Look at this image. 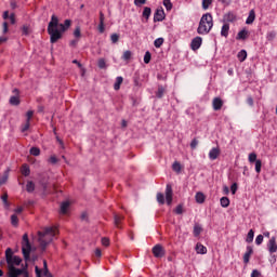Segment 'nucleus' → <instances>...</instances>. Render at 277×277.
Masks as SVG:
<instances>
[{"mask_svg": "<svg viewBox=\"0 0 277 277\" xmlns=\"http://www.w3.org/2000/svg\"><path fill=\"white\" fill-rule=\"evenodd\" d=\"M5 259L9 267V277H18L23 273L22 268L16 266L23 263V260L18 255H14V252L10 248L5 250ZM16 265V266H15Z\"/></svg>", "mask_w": 277, "mask_h": 277, "instance_id": "obj_1", "label": "nucleus"}, {"mask_svg": "<svg viewBox=\"0 0 277 277\" xmlns=\"http://www.w3.org/2000/svg\"><path fill=\"white\" fill-rule=\"evenodd\" d=\"M60 25V19L57 16L52 15L51 21L48 25V34L50 36V42L51 44H55L57 40H62V35L60 34V29H57Z\"/></svg>", "mask_w": 277, "mask_h": 277, "instance_id": "obj_2", "label": "nucleus"}, {"mask_svg": "<svg viewBox=\"0 0 277 277\" xmlns=\"http://www.w3.org/2000/svg\"><path fill=\"white\" fill-rule=\"evenodd\" d=\"M211 29H213V15L206 13L200 18L197 34H199V36H207Z\"/></svg>", "mask_w": 277, "mask_h": 277, "instance_id": "obj_3", "label": "nucleus"}, {"mask_svg": "<svg viewBox=\"0 0 277 277\" xmlns=\"http://www.w3.org/2000/svg\"><path fill=\"white\" fill-rule=\"evenodd\" d=\"M39 242L41 250H47V246L53 241V237H55V228L45 227L42 232H38Z\"/></svg>", "mask_w": 277, "mask_h": 277, "instance_id": "obj_4", "label": "nucleus"}, {"mask_svg": "<svg viewBox=\"0 0 277 277\" xmlns=\"http://www.w3.org/2000/svg\"><path fill=\"white\" fill-rule=\"evenodd\" d=\"M22 253L25 261H29L31 254V242H29V235L24 234L22 238Z\"/></svg>", "mask_w": 277, "mask_h": 277, "instance_id": "obj_5", "label": "nucleus"}, {"mask_svg": "<svg viewBox=\"0 0 277 277\" xmlns=\"http://www.w3.org/2000/svg\"><path fill=\"white\" fill-rule=\"evenodd\" d=\"M151 252L156 259H163L166 256V249L161 245L154 246Z\"/></svg>", "mask_w": 277, "mask_h": 277, "instance_id": "obj_6", "label": "nucleus"}, {"mask_svg": "<svg viewBox=\"0 0 277 277\" xmlns=\"http://www.w3.org/2000/svg\"><path fill=\"white\" fill-rule=\"evenodd\" d=\"M164 196H166V202L170 207V205H172V200H173V196H174V192L172 190L171 184H167L166 190H164Z\"/></svg>", "mask_w": 277, "mask_h": 277, "instance_id": "obj_7", "label": "nucleus"}, {"mask_svg": "<svg viewBox=\"0 0 277 277\" xmlns=\"http://www.w3.org/2000/svg\"><path fill=\"white\" fill-rule=\"evenodd\" d=\"M166 19V12L163 9H157L154 13V23H161Z\"/></svg>", "mask_w": 277, "mask_h": 277, "instance_id": "obj_8", "label": "nucleus"}, {"mask_svg": "<svg viewBox=\"0 0 277 277\" xmlns=\"http://www.w3.org/2000/svg\"><path fill=\"white\" fill-rule=\"evenodd\" d=\"M202 47V37H195L190 42V49L193 51H198Z\"/></svg>", "mask_w": 277, "mask_h": 277, "instance_id": "obj_9", "label": "nucleus"}, {"mask_svg": "<svg viewBox=\"0 0 277 277\" xmlns=\"http://www.w3.org/2000/svg\"><path fill=\"white\" fill-rule=\"evenodd\" d=\"M268 252L271 254H274L277 252V243H276V236H273L267 243Z\"/></svg>", "mask_w": 277, "mask_h": 277, "instance_id": "obj_10", "label": "nucleus"}, {"mask_svg": "<svg viewBox=\"0 0 277 277\" xmlns=\"http://www.w3.org/2000/svg\"><path fill=\"white\" fill-rule=\"evenodd\" d=\"M224 106V101H222L220 97H214L212 101V107L214 111H220L222 107Z\"/></svg>", "mask_w": 277, "mask_h": 277, "instance_id": "obj_11", "label": "nucleus"}, {"mask_svg": "<svg viewBox=\"0 0 277 277\" xmlns=\"http://www.w3.org/2000/svg\"><path fill=\"white\" fill-rule=\"evenodd\" d=\"M219 157H220V147H213L212 149H210L209 159L211 161H215V159H217Z\"/></svg>", "mask_w": 277, "mask_h": 277, "instance_id": "obj_12", "label": "nucleus"}, {"mask_svg": "<svg viewBox=\"0 0 277 277\" xmlns=\"http://www.w3.org/2000/svg\"><path fill=\"white\" fill-rule=\"evenodd\" d=\"M250 36V31L248 29L242 28L236 36V40H248V37Z\"/></svg>", "mask_w": 277, "mask_h": 277, "instance_id": "obj_13", "label": "nucleus"}, {"mask_svg": "<svg viewBox=\"0 0 277 277\" xmlns=\"http://www.w3.org/2000/svg\"><path fill=\"white\" fill-rule=\"evenodd\" d=\"M256 19V12L254 11V9L249 11V15L246 19V25H252V23H254V21Z\"/></svg>", "mask_w": 277, "mask_h": 277, "instance_id": "obj_14", "label": "nucleus"}, {"mask_svg": "<svg viewBox=\"0 0 277 277\" xmlns=\"http://www.w3.org/2000/svg\"><path fill=\"white\" fill-rule=\"evenodd\" d=\"M228 31H230V24L225 23L221 28V36L223 38H228Z\"/></svg>", "mask_w": 277, "mask_h": 277, "instance_id": "obj_15", "label": "nucleus"}, {"mask_svg": "<svg viewBox=\"0 0 277 277\" xmlns=\"http://www.w3.org/2000/svg\"><path fill=\"white\" fill-rule=\"evenodd\" d=\"M224 21H226V23H235V21H237V15L233 12H228L224 15Z\"/></svg>", "mask_w": 277, "mask_h": 277, "instance_id": "obj_16", "label": "nucleus"}, {"mask_svg": "<svg viewBox=\"0 0 277 277\" xmlns=\"http://www.w3.org/2000/svg\"><path fill=\"white\" fill-rule=\"evenodd\" d=\"M195 199L198 205H203L206 200L205 194L202 192L196 193Z\"/></svg>", "mask_w": 277, "mask_h": 277, "instance_id": "obj_17", "label": "nucleus"}, {"mask_svg": "<svg viewBox=\"0 0 277 277\" xmlns=\"http://www.w3.org/2000/svg\"><path fill=\"white\" fill-rule=\"evenodd\" d=\"M9 103L14 107H18V105H21V98L18 97V95H12L9 100Z\"/></svg>", "mask_w": 277, "mask_h": 277, "instance_id": "obj_18", "label": "nucleus"}, {"mask_svg": "<svg viewBox=\"0 0 277 277\" xmlns=\"http://www.w3.org/2000/svg\"><path fill=\"white\" fill-rule=\"evenodd\" d=\"M195 250H196L197 254H207V247H205L200 242H197Z\"/></svg>", "mask_w": 277, "mask_h": 277, "instance_id": "obj_19", "label": "nucleus"}, {"mask_svg": "<svg viewBox=\"0 0 277 277\" xmlns=\"http://www.w3.org/2000/svg\"><path fill=\"white\" fill-rule=\"evenodd\" d=\"M8 179H10V169H6L3 176L0 177V187L1 185H5L8 183Z\"/></svg>", "mask_w": 277, "mask_h": 277, "instance_id": "obj_20", "label": "nucleus"}, {"mask_svg": "<svg viewBox=\"0 0 277 277\" xmlns=\"http://www.w3.org/2000/svg\"><path fill=\"white\" fill-rule=\"evenodd\" d=\"M200 233H202V226H200V224L196 223L194 225V229H193L194 237H200Z\"/></svg>", "mask_w": 277, "mask_h": 277, "instance_id": "obj_21", "label": "nucleus"}, {"mask_svg": "<svg viewBox=\"0 0 277 277\" xmlns=\"http://www.w3.org/2000/svg\"><path fill=\"white\" fill-rule=\"evenodd\" d=\"M26 192H28V194H34V192H36V184L32 181L27 182Z\"/></svg>", "mask_w": 277, "mask_h": 277, "instance_id": "obj_22", "label": "nucleus"}, {"mask_svg": "<svg viewBox=\"0 0 277 277\" xmlns=\"http://www.w3.org/2000/svg\"><path fill=\"white\" fill-rule=\"evenodd\" d=\"M21 173L23 176H29L31 174V169H29V164H23L21 168Z\"/></svg>", "mask_w": 277, "mask_h": 277, "instance_id": "obj_23", "label": "nucleus"}, {"mask_svg": "<svg viewBox=\"0 0 277 277\" xmlns=\"http://www.w3.org/2000/svg\"><path fill=\"white\" fill-rule=\"evenodd\" d=\"M122 81H124V78H122L121 76H118L114 83V90L116 91L120 90V85H122Z\"/></svg>", "mask_w": 277, "mask_h": 277, "instance_id": "obj_24", "label": "nucleus"}, {"mask_svg": "<svg viewBox=\"0 0 277 277\" xmlns=\"http://www.w3.org/2000/svg\"><path fill=\"white\" fill-rule=\"evenodd\" d=\"M237 57L240 62H246L248 58V52L246 50H240L237 54Z\"/></svg>", "mask_w": 277, "mask_h": 277, "instance_id": "obj_25", "label": "nucleus"}, {"mask_svg": "<svg viewBox=\"0 0 277 277\" xmlns=\"http://www.w3.org/2000/svg\"><path fill=\"white\" fill-rule=\"evenodd\" d=\"M221 202V207H223V209H227V207H230V199H228V197H222L220 199Z\"/></svg>", "mask_w": 277, "mask_h": 277, "instance_id": "obj_26", "label": "nucleus"}, {"mask_svg": "<svg viewBox=\"0 0 277 277\" xmlns=\"http://www.w3.org/2000/svg\"><path fill=\"white\" fill-rule=\"evenodd\" d=\"M68 207H70V202L64 201L61 203V213L65 215L68 212Z\"/></svg>", "mask_w": 277, "mask_h": 277, "instance_id": "obj_27", "label": "nucleus"}, {"mask_svg": "<svg viewBox=\"0 0 277 277\" xmlns=\"http://www.w3.org/2000/svg\"><path fill=\"white\" fill-rule=\"evenodd\" d=\"M163 94H166V89H164L163 85L160 84V85H158V90L156 92V96L158 98H163Z\"/></svg>", "mask_w": 277, "mask_h": 277, "instance_id": "obj_28", "label": "nucleus"}, {"mask_svg": "<svg viewBox=\"0 0 277 277\" xmlns=\"http://www.w3.org/2000/svg\"><path fill=\"white\" fill-rule=\"evenodd\" d=\"M151 13L153 10L149 6H145L143 10V18H146V21H148V18H150Z\"/></svg>", "mask_w": 277, "mask_h": 277, "instance_id": "obj_29", "label": "nucleus"}, {"mask_svg": "<svg viewBox=\"0 0 277 277\" xmlns=\"http://www.w3.org/2000/svg\"><path fill=\"white\" fill-rule=\"evenodd\" d=\"M124 220V216H120L118 214L114 215V224L117 226V228H120V223Z\"/></svg>", "mask_w": 277, "mask_h": 277, "instance_id": "obj_30", "label": "nucleus"}, {"mask_svg": "<svg viewBox=\"0 0 277 277\" xmlns=\"http://www.w3.org/2000/svg\"><path fill=\"white\" fill-rule=\"evenodd\" d=\"M247 243H252V241H254V230L250 229L247 238H246Z\"/></svg>", "mask_w": 277, "mask_h": 277, "instance_id": "obj_31", "label": "nucleus"}, {"mask_svg": "<svg viewBox=\"0 0 277 277\" xmlns=\"http://www.w3.org/2000/svg\"><path fill=\"white\" fill-rule=\"evenodd\" d=\"M275 39H276V31L271 30L266 34V40H268V42H272Z\"/></svg>", "mask_w": 277, "mask_h": 277, "instance_id": "obj_32", "label": "nucleus"}, {"mask_svg": "<svg viewBox=\"0 0 277 277\" xmlns=\"http://www.w3.org/2000/svg\"><path fill=\"white\" fill-rule=\"evenodd\" d=\"M157 202H159V205H166V196H163V193H157Z\"/></svg>", "mask_w": 277, "mask_h": 277, "instance_id": "obj_33", "label": "nucleus"}, {"mask_svg": "<svg viewBox=\"0 0 277 277\" xmlns=\"http://www.w3.org/2000/svg\"><path fill=\"white\" fill-rule=\"evenodd\" d=\"M29 153L32 155V157H40V148L38 147H31Z\"/></svg>", "mask_w": 277, "mask_h": 277, "instance_id": "obj_34", "label": "nucleus"}, {"mask_svg": "<svg viewBox=\"0 0 277 277\" xmlns=\"http://www.w3.org/2000/svg\"><path fill=\"white\" fill-rule=\"evenodd\" d=\"M97 66L102 70H105V68H107V63L105 62V58H100L98 62H97Z\"/></svg>", "mask_w": 277, "mask_h": 277, "instance_id": "obj_35", "label": "nucleus"}, {"mask_svg": "<svg viewBox=\"0 0 277 277\" xmlns=\"http://www.w3.org/2000/svg\"><path fill=\"white\" fill-rule=\"evenodd\" d=\"M11 224L12 226H18V216L16 214L11 215Z\"/></svg>", "mask_w": 277, "mask_h": 277, "instance_id": "obj_36", "label": "nucleus"}, {"mask_svg": "<svg viewBox=\"0 0 277 277\" xmlns=\"http://www.w3.org/2000/svg\"><path fill=\"white\" fill-rule=\"evenodd\" d=\"M151 57H153V55L150 54V51L145 52V55H144V63H145V64H150Z\"/></svg>", "mask_w": 277, "mask_h": 277, "instance_id": "obj_37", "label": "nucleus"}, {"mask_svg": "<svg viewBox=\"0 0 277 277\" xmlns=\"http://www.w3.org/2000/svg\"><path fill=\"white\" fill-rule=\"evenodd\" d=\"M133 55V53L131 51H126L122 55V60H124V62H129V60H131V56Z\"/></svg>", "mask_w": 277, "mask_h": 277, "instance_id": "obj_38", "label": "nucleus"}, {"mask_svg": "<svg viewBox=\"0 0 277 277\" xmlns=\"http://www.w3.org/2000/svg\"><path fill=\"white\" fill-rule=\"evenodd\" d=\"M163 44V38H158L154 41V47L156 49H160V47Z\"/></svg>", "mask_w": 277, "mask_h": 277, "instance_id": "obj_39", "label": "nucleus"}, {"mask_svg": "<svg viewBox=\"0 0 277 277\" xmlns=\"http://www.w3.org/2000/svg\"><path fill=\"white\" fill-rule=\"evenodd\" d=\"M262 166H263V162L261 160L255 161V172H256V174H261Z\"/></svg>", "mask_w": 277, "mask_h": 277, "instance_id": "obj_40", "label": "nucleus"}, {"mask_svg": "<svg viewBox=\"0 0 277 277\" xmlns=\"http://www.w3.org/2000/svg\"><path fill=\"white\" fill-rule=\"evenodd\" d=\"M172 169L174 172H177V173L181 172V162L179 161L173 162Z\"/></svg>", "mask_w": 277, "mask_h": 277, "instance_id": "obj_41", "label": "nucleus"}, {"mask_svg": "<svg viewBox=\"0 0 277 277\" xmlns=\"http://www.w3.org/2000/svg\"><path fill=\"white\" fill-rule=\"evenodd\" d=\"M163 5H164L167 12H170V10H172V1L163 0Z\"/></svg>", "mask_w": 277, "mask_h": 277, "instance_id": "obj_42", "label": "nucleus"}, {"mask_svg": "<svg viewBox=\"0 0 277 277\" xmlns=\"http://www.w3.org/2000/svg\"><path fill=\"white\" fill-rule=\"evenodd\" d=\"M110 40H111L113 44H117L118 40H120V35H118V34L110 35Z\"/></svg>", "mask_w": 277, "mask_h": 277, "instance_id": "obj_43", "label": "nucleus"}, {"mask_svg": "<svg viewBox=\"0 0 277 277\" xmlns=\"http://www.w3.org/2000/svg\"><path fill=\"white\" fill-rule=\"evenodd\" d=\"M213 3V0H202L203 10H209V5Z\"/></svg>", "mask_w": 277, "mask_h": 277, "instance_id": "obj_44", "label": "nucleus"}, {"mask_svg": "<svg viewBox=\"0 0 277 277\" xmlns=\"http://www.w3.org/2000/svg\"><path fill=\"white\" fill-rule=\"evenodd\" d=\"M256 161H259L258 159H256V154L255 153H251V154H249V162L250 163H256Z\"/></svg>", "mask_w": 277, "mask_h": 277, "instance_id": "obj_45", "label": "nucleus"}, {"mask_svg": "<svg viewBox=\"0 0 277 277\" xmlns=\"http://www.w3.org/2000/svg\"><path fill=\"white\" fill-rule=\"evenodd\" d=\"M58 31H60L61 38H62V35H63L65 31H68V28H67L64 24H58Z\"/></svg>", "mask_w": 277, "mask_h": 277, "instance_id": "obj_46", "label": "nucleus"}, {"mask_svg": "<svg viewBox=\"0 0 277 277\" xmlns=\"http://www.w3.org/2000/svg\"><path fill=\"white\" fill-rule=\"evenodd\" d=\"M22 36H29V26L28 25H24L22 27Z\"/></svg>", "mask_w": 277, "mask_h": 277, "instance_id": "obj_47", "label": "nucleus"}, {"mask_svg": "<svg viewBox=\"0 0 277 277\" xmlns=\"http://www.w3.org/2000/svg\"><path fill=\"white\" fill-rule=\"evenodd\" d=\"M30 121H26L25 124L22 126L21 132L25 133L26 131H29Z\"/></svg>", "mask_w": 277, "mask_h": 277, "instance_id": "obj_48", "label": "nucleus"}, {"mask_svg": "<svg viewBox=\"0 0 277 277\" xmlns=\"http://www.w3.org/2000/svg\"><path fill=\"white\" fill-rule=\"evenodd\" d=\"M21 272H22L21 276L29 277V271H27V263L25 264V267H23Z\"/></svg>", "mask_w": 277, "mask_h": 277, "instance_id": "obj_49", "label": "nucleus"}, {"mask_svg": "<svg viewBox=\"0 0 277 277\" xmlns=\"http://www.w3.org/2000/svg\"><path fill=\"white\" fill-rule=\"evenodd\" d=\"M32 117H34V110H28L26 113V122H31Z\"/></svg>", "mask_w": 277, "mask_h": 277, "instance_id": "obj_50", "label": "nucleus"}, {"mask_svg": "<svg viewBox=\"0 0 277 277\" xmlns=\"http://www.w3.org/2000/svg\"><path fill=\"white\" fill-rule=\"evenodd\" d=\"M74 36L75 38H81V27H76L75 31H74Z\"/></svg>", "mask_w": 277, "mask_h": 277, "instance_id": "obj_51", "label": "nucleus"}, {"mask_svg": "<svg viewBox=\"0 0 277 277\" xmlns=\"http://www.w3.org/2000/svg\"><path fill=\"white\" fill-rule=\"evenodd\" d=\"M1 200L4 207H10V203L8 202V194H4L3 196H1Z\"/></svg>", "mask_w": 277, "mask_h": 277, "instance_id": "obj_52", "label": "nucleus"}, {"mask_svg": "<svg viewBox=\"0 0 277 277\" xmlns=\"http://www.w3.org/2000/svg\"><path fill=\"white\" fill-rule=\"evenodd\" d=\"M145 3L146 0H134V5H136V8H142Z\"/></svg>", "mask_w": 277, "mask_h": 277, "instance_id": "obj_53", "label": "nucleus"}, {"mask_svg": "<svg viewBox=\"0 0 277 277\" xmlns=\"http://www.w3.org/2000/svg\"><path fill=\"white\" fill-rule=\"evenodd\" d=\"M255 243L256 246H261V243H263V235H258L255 238Z\"/></svg>", "mask_w": 277, "mask_h": 277, "instance_id": "obj_54", "label": "nucleus"}, {"mask_svg": "<svg viewBox=\"0 0 277 277\" xmlns=\"http://www.w3.org/2000/svg\"><path fill=\"white\" fill-rule=\"evenodd\" d=\"M237 189H238L237 183H233L230 186V192L234 196H235V194H237Z\"/></svg>", "mask_w": 277, "mask_h": 277, "instance_id": "obj_55", "label": "nucleus"}, {"mask_svg": "<svg viewBox=\"0 0 277 277\" xmlns=\"http://www.w3.org/2000/svg\"><path fill=\"white\" fill-rule=\"evenodd\" d=\"M174 211L177 215H183V206L179 205Z\"/></svg>", "mask_w": 277, "mask_h": 277, "instance_id": "obj_56", "label": "nucleus"}, {"mask_svg": "<svg viewBox=\"0 0 277 277\" xmlns=\"http://www.w3.org/2000/svg\"><path fill=\"white\" fill-rule=\"evenodd\" d=\"M9 18L11 21V25H15L16 24V15L14 13H11L9 15Z\"/></svg>", "mask_w": 277, "mask_h": 277, "instance_id": "obj_57", "label": "nucleus"}, {"mask_svg": "<svg viewBox=\"0 0 277 277\" xmlns=\"http://www.w3.org/2000/svg\"><path fill=\"white\" fill-rule=\"evenodd\" d=\"M250 253H245L243 254V263L246 264V265H248V263H250Z\"/></svg>", "mask_w": 277, "mask_h": 277, "instance_id": "obj_58", "label": "nucleus"}, {"mask_svg": "<svg viewBox=\"0 0 277 277\" xmlns=\"http://www.w3.org/2000/svg\"><path fill=\"white\" fill-rule=\"evenodd\" d=\"M198 146V140L194 138L192 142H190V148L194 150L196 149Z\"/></svg>", "mask_w": 277, "mask_h": 277, "instance_id": "obj_59", "label": "nucleus"}, {"mask_svg": "<svg viewBox=\"0 0 277 277\" xmlns=\"http://www.w3.org/2000/svg\"><path fill=\"white\" fill-rule=\"evenodd\" d=\"M57 157L55 156H51L50 159H49V162L52 163V166H55V163H57Z\"/></svg>", "mask_w": 277, "mask_h": 277, "instance_id": "obj_60", "label": "nucleus"}, {"mask_svg": "<svg viewBox=\"0 0 277 277\" xmlns=\"http://www.w3.org/2000/svg\"><path fill=\"white\" fill-rule=\"evenodd\" d=\"M261 276V272H259V269H253L251 273V277H260Z\"/></svg>", "mask_w": 277, "mask_h": 277, "instance_id": "obj_61", "label": "nucleus"}, {"mask_svg": "<svg viewBox=\"0 0 277 277\" xmlns=\"http://www.w3.org/2000/svg\"><path fill=\"white\" fill-rule=\"evenodd\" d=\"M35 273L37 277H42V271L38 266L35 267Z\"/></svg>", "mask_w": 277, "mask_h": 277, "instance_id": "obj_62", "label": "nucleus"}, {"mask_svg": "<svg viewBox=\"0 0 277 277\" xmlns=\"http://www.w3.org/2000/svg\"><path fill=\"white\" fill-rule=\"evenodd\" d=\"M71 21L70 19H65V22H64V26L67 28V29H69L70 28V25H71Z\"/></svg>", "mask_w": 277, "mask_h": 277, "instance_id": "obj_63", "label": "nucleus"}, {"mask_svg": "<svg viewBox=\"0 0 277 277\" xmlns=\"http://www.w3.org/2000/svg\"><path fill=\"white\" fill-rule=\"evenodd\" d=\"M102 245H104V246H109V238H102Z\"/></svg>", "mask_w": 277, "mask_h": 277, "instance_id": "obj_64", "label": "nucleus"}]
</instances>
